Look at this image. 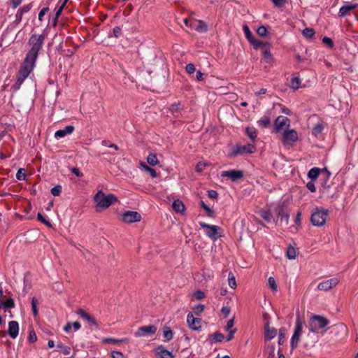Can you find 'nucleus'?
I'll list each match as a JSON object with an SVG mask.
<instances>
[{
    "label": "nucleus",
    "instance_id": "nucleus-54",
    "mask_svg": "<svg viewBox=\"0 0 358 358\" xmlns=\"http://www.w3.org/2000/svg\"><path fill=\"white\" fill-rule=\"evenodd\" d=\"M37 218L39 221L44 223L48 227H52L51 223L48 220H45L40 213H38Z\"/></svg>",
    "mask_w": 358,
    "mask_h": 358
},
{
    "label": "nucleus",
    "instance_id": "nucleus-28",
    "mask_svg": "<svg viewBox=\"0 0 358 358\" xmlns=\"http://www.w3.org/2000/svg\"><path fill=\"white\" fill-rule=\"evenodd\" d=\"M270 48H271V46H268L267 48H264L262 50V53H263V56H264V59L267 63H271V62H273V57H272V55H271V53L270 52Z\"/></svg>",
    "mask_w": 358,
    "mask_h": 358
},
{
    "label": "nucleus",
    "instance_id": "nucleus-56",
    "mask_svg": "<svg viewBox=\"0 0 358 358\" xmlns=\"http://www.w3.org/2000/svg\"><path fill=\"white\" fill-rule=\"evenodd\" d=\"M271 1L278 8L283 7L287 3V0H271Z\"/></svg>",
    "mask_w": 358,
    "mask_h": 358
},
{
    "label": "nucleus",
    "instance_id": "nucleus-31",
    "mask_svg": "<svg viewBox=\"0 0 358 358\" xmlns=\"http://www.w3.org/2000/svg\"><path fill=\"white\" fill-rule=\"evenodd\" d=\"M180 103H173L171 105V111L172 113V115L176 117H178L180 116Z\"/></svg>",
    "mask_w": 358,
    "mask_h": 358
},
{
    "label": "nucleus",
    "instance_id": "nucleus-32",
    "mask_svg": "<svg viewBox=\"0 0 358 358\" xmlns=\"http://www.w3.org/2000/svg\"><path fill=\"white\" fill-rule=\"evenodd\" d=\"M127 341H128L127 338L115 339V338H106L103 339V342L105 343L118 344V343H127Z\"/></svg>",
    "mask_w": 358,
    "mask_h": 358
},
{
    "label": "nucleus",
    "instance_id": "nucleus-25",
    "mask_svg": "<svg viewBox=\"0 0 358 358\" xmlns=\"http://www.w3.org/2000/svg\"><path fill=\"white\" fill-rule=\"evenodd\" d=\"M172 208L176 213H183L185 210L183 202L179 199L175 200L172 203Z\"/></svg>",
    "mask_w": 358,
    "mask_h": 358
},
{
    "label": "nucleus",
    "instance_id": "nucleus-60",
    "mask_svg": "<svg viewBox=\"0 0 358 358\" xmlns=\"http://www.w3.org/2000/svg\"><path fill=\"white\" fill-rule=\"evenodd\" d=\"M194 295L196 297V299H198V300H201V299H203L205 297L204 292H202L201 290L196 291L194 292Z\"/></svg>",
    "mask_w": 358,
    "mask_h": 358
},
{
    "label": "nucleus",
    "instance_id": "nucleus-29",
    "mask_svg": "<svg viewBox=\"0 0 358 358\" xmlns=\"http://www.w3.org/2000/svg\"><path fill=\"white\" fill-rule=\"evenodd\" d=\"M286 334H287V329L285 328L282 327L279 329L278 345H283L285 343Z\"/></svg>",
    "mask_w": 358,
    "mask_h": 358
},
{
    "label": "nucleus",
    "instance_id": "nucleus-34",
    "mask_svg": "<svg viewBox=\"0 0 358 358\" xmlns=\"http://www.w3.org/2000/svg\"><path fill=\"white\" fill-rule=\"evenodd\" d=\"M147 162L151 166H156L159 163L157 157L154 153H150L148 155Z\"/></svg>",
    "mask_w": 358,
    "mask_h": 358
},
{
    "label": "nucleus",
    "instance_id": "nucleus-11",
    "mask_svg": "<svg viewBox=\"0 0 358 358\" xmlns=\"http://www.w3.org/2000/svg\"><path fill=\"white\" fill-rule=\"evenodd\" d=\"M339 282L340 280L338 278H333L319 283L317 289L320 291L327 292L335 287Z\"/></svg>",
    "mask_w": 358,
    "mask_h": 358
},
{
    "label": "nucleus",
    "instance_id": "nucleus-62",
    "mask_svg": "<svg viewBox=\"0 0 358 358\" xmlns=\"http://www.w3.org/2000/svg\"><path fill=\"white\" fill-rule=\"evenodd\" d=\"M208 196L211 199H217L218 196V194L215 190H209L208 192Z\"/></svg>",
    "mask_w": 358,
    "mask_h": 358
},
{
    "label": "nucleus",
    "instance_id": "nucleus-48",
    "mask_svg": "<svg viewBox=\"0 0 358 358\" xmlns=\"http://www.w3.org/2000/svg\"><path fill=\"white\" fill-rule=\"evenodd\" d=\"M37 303V299L36 298H33L31 301V308L34 316H36L38 315Z\"/></svg>",
    "mask_w": 358,
    "mask_h": 358
},
{
    "label": "nucleus",
    "instance_id": "nucleus-55",
    "mask_svg": "<svg viewBox=\"0 0 358 358\" xmlns=\"http://www.w3.org/2000/svg\"><path fill=\"white\" fill-rule=\"evenodd\" d=\"M16 178L19 180H22L25 179L26 175H25V173L24 172V169H20L17 171V174H16Z\"/></svg>",
    "mask_w": 358,
    "mask_h": 358
},
{
    "label": "nucleus",
    "instance_id": "nucleus-8",
    "mask_svg": "<svg viewBox=\"0 0 358 358\" xmlns=\"http://www.w3.org/2000/svg\"><path fill=\"white\" fill-rule=\"evenodd\" d=\"M255 148L252 144H247L245 145H236L232 151L229 153L230 157H236L238 155L252 154L255 152Z\"/></svg>",
    "mask_w": 358,
    "mask_h": 358
},
{
    "label": "nucleus",
    "instance_id": "nucleus-42",
    "mask_svg": "<svg viewBox=\"0 0 358 358\" xmlns=\"http://www.w3.org/2000/svg\"><path fill=\"white\" fill-rule=\"evenodd\" d=\"M314 29L311 28H306L303 30V35L307 38H311L315 35Z\"/></svg>",
    "mask_w": 358,
    "mask_h": 358
},
{
    "label": "nucleus",
    "instance_id": "nucleus-7",
    "mask_svg": "<svg viewBox=\"0 0 358 358\" xmlns=\"http://www.w3.org/2000/svg\"><path fill=\"white\" fill-rule=\"evenodd\" d=\"M290 120L285 116H279L274 123V130L276 133L282 134L285 129H289Z\"/></svg>",
    "mask_w": 358,
    "mask_h": 358
},
{
    "label": "nucleus",
    "instance_id": "nucleus-52",
    "mask_svg": "<svg viewBox=\"0 0 358 358\" xmlns=\"http://www.w3.org/2000/svg\"><path fill=\"white\" fill-rule=\"evenodd\" d=\"M206 166H207L206 163L200 162L196 166V171L199 173H201L205 169Z\"/></svg>",
    "mask_w": 358,
    "mask_h": 358
},
{
    "label": "nucleus",
    "instance_id": "nucleus-22",
    "mask_svg": "<svg viewBox=\"0 0 358 358\" xmlns=\"http://www.w3.org/2000/svg\"><path fill=\"white\" fill-rule=\"evenodd\" d=\"M357 7L358 4H345L340 8L338 15L340 17H345L349 15L352 10Z\"/></svg>",
    "mask_w": 358,
    "mask_h": 358
},
{
    "label": "nucleus",
    "instance_id": "nucleus-63",
    "mask_svg": "<svg viewBox=\"0 0 358 358\" xmlns=\"http://www.w3.org/2000/svg\"><path fill=\"white\" fill-rule=\"evenodd\" d=\"M31 8V4L29 3V4L24 6L19 10H20V11L24 13H27V12L29 11Z\"/></svg>",
    "mask_w": 358,
    "mask_h": 358
},
{
    "label": "nucleus",
    "instance_id": "nucleus-2",
    "mask_svg": "<svg viewBox=\"0 0 358 358\" xmlns=\"http://www.w3.org/2000/svg\"><path fill=\"white\" fill-rule=\"evenodd\" d=\"M97 210L99 208L104 210L108 208L112 203L117 201V198L113 194L106 195L102 190H99L94 196Z\"/></svg>",
    "mask_w": 358,
    "mask_h": 358
},
{
    "label": "nucleus",
    "instance_id": "nucleus-57",
    "mask_svg": "<svg viewBox=\"0 0 358 358\" xmlns=\"http://www.w3.org/2000/svg\"><path fill=\"white\" fill-rule=\"evenodd\" d=\"M36 340H37V336H36L35 331H34V329L30 330L29 335V341L30 343H34V342L36 341Z\"/></svg>",
    "mask_w": 358,
    "mask_h": 358
},
{
    "label": "nucleus",
    "instance_id": "nucleus-16",
    "mask_svg": "<svg viewBox=\"0 0 358 358\" xmlns=\"http://www.w3.org/2000/svg\"><path fill=\"white\" fill-rule=\"evenodd\" d=\"M222 177L230 178L232 181H236L243 178V171L241 170H230L222 171Z\"/></svg>",
    "mask_w": 358,
    "mask_h": 358
},
{
    "label": "nucleus",
    "instance_id": "nucleus-14",
    "mask_svg": "<svg viewBox=\"0 0 358 358\" xmlns=\"http://www.w3.org/2000/svg\"><path fill=\"white\" fill-rule=\"evenodd\" d=\"M278 216L280 217L281 224L287 225L289 222V213L283 204L277 206Z\"/></svg>",
    "mask_w": 358,
    "mask_h": 358
},
{
    "label": "nucleus",
    "instance_id": "nucleus-12",
    "mask_svg": "<svg viewBox=\"0 0 358 358\" xmlns=\"http://www.w3.org/2000/svg\"><path fill=\"white\" fill-rule=\"evenodd\" d=\"M302 332V322L299 318H297L296 321V327L294 334L291 339V345L294 348L297 345L299 338Z\"/></svg>",
    "mask_w": 358,
    "mask_h": 358
},
{
    "label": "nucleus",
    "instance_id": "nucleus-5",
    "mask_svg": "<svg viewBox=\"0 0 358 358\" xmlns=\"http://www.w3.org/2000/svg\"><path fill=\"white\" fill-rule=\"evenodd\" d=\"M281 134V142L282 145L287 148L294 146L295 143L299 140L296 131L294 129H285Z\"/></svg>",
    "mask_w": 358,
    "mask_h": 358
},
{
    "label": "nucleus",
    "instance_id": "nucleus-41",
    "mask_svg": "<svg viewBox=\"0 0 358 358\" xmlns=\"http://www.w3.org/2000/svg\"><path fill=\"white\" fill-rule=\"evenodd\" d=\"M243 29L245 33V37L249 41V42H250L252 39H254V37L252 36V34L250 31L248 25H243Z\"/></svg>",
    "mask_w": 358,
    "mask_h": 358
},
{
    "label": "nucleus",
    "instance_id": "nucleus-50",
    "mask_svg": "<svg viewBox=\"0 0 358 358\" xmlns=\"http://www.w3.org/2000/svg\"><path fill=\"white\" fill-rule=\"evenodd\" d=\"M257 32L259 36L264 37V36H266L267 34V29H266V27L260 26L257 29Z\"/></svg>",
    "mask_w": 358,
    "mask_h": 358
},
{
    "label": "nucleus",
    "instance_id": "nucleus-49",
    "mask_svg": "<svg viewBox=\"0 0 358 358\" xmlns=\"http://www.w3.org/2000/svg\"><path fill=\"white\" fill-rule=\"evenodd\" d=\"M200 204H201V206L205 210V211L206 212V213L208 216L213 215V210H211L207 205H206V203L203 201H201Z\"/></svg>",
    "mask_w": 358,
    "mask_h": 358
},
{
    "label": "nucleus",
    "instance_id": "nucleus-17",
    "mask_svg": "<svg viewBox=\"0 0 358 358\" xmlns=\"http://www.w3.org/2000/svg\"><path fill=\"white\" fill-rule=\"evenodd\" d=\"M277 334V331L274 327H271L269 325V322H267L265 324V333H264V339L266 343H268V341H270L273 339Z\"/></svg>",
    "mask_w": 358,
    "mask_h": 358
},
{
    "label": "nucleus",
    "instance_id": "nucleus-10",
    "mask_svg": "<svg viewBox=\"0 0 358 358\" xmlns=\"http://www.w3.org/2000/svg\"><path fill=\"white\" fill-rule=\"evenodd\" d=\"M141 218V214L136 211L127 210L122 215V221L126 224L140 222Z\"/></svg>",
    "mask_w": 358,
    "mask_h": 358
},
{
    "label": "nucleus",
    "instance_id": "nucleus-3",
    "mask_svg": "<svg viewBox=\"0 0 358 358\" xmlns=\"http://www.w3.org/2000/svg\"><path fill=\"white\" fill-rule=\"evenodd\" d=\"M328 215L329 210L317 208L315 211L311 215V223L316 227H322L325 224Z\"/></svg>",
    "mask_w": 358,
    "mask_h": 358
},
{
    "label": "nucleus",
    "instance_id": "nucleus-45",
    "mask_svg": "<svg viewBox=\"0 0 358 358\" xmlns=\"http://www.w3.org/2000/svg\"><path fill=\"white\" fill-rule=\"evenodd\" d=\"M228 284L229 287L232 289H235L236 287V281L234 275L232 273H229L228 278Z\"/></svg>",
    "mask_w": 358,
    "mask_h": 358
},
{
    "label": "nucleus",
    "instance_id": "nucleus-46",
    "mask_svg": "<svg viewBox=\"0 0 358 358\" xmlns=\"http://www.w3.org/2000/svg\"><path fill=\"white\" fill-rule=\"evenodd\" d=\"M322 130L323 126L321 124H318L313 128L312 133L314 136H317L322 133Z\"/></svg>",
    "mask_w": 358,
    "mask_h": 358
},
{
    "label": "nucleus",
    "instance_id": "nucleus-18",
    "mask_svg": "<svg viewBox=\"0 0 358 358\" xmlns=\"http://www.w3.org/2000/svg\"><path fill=\"white\" fill-rule=\"evenodd\" d=\"M303 341L306 345H312L315 344L318 341L317 332L309 329V332L304 337Z\"/></svg>",
    "mask_w": 358,
    "mask_h": 358
},
{
    "label": "nucleus",
    "instance_id": "nucleus-39",
    "mask_svg": "<svg viewBox=\"0 0 358 358\" xmlns=\"http://www.w3.org/2000/svg\"><path fill=\"white\" fill-rule=\"evenodd\" d=\"M268 285L269 286V287L271 288V289L273 291V292H277L278 290V285H277V283L275 282V280L274 278L273 277H269L268 279Z\"/></svg>",
    "mask_w": 358,
    "mask_h": 358
},
{
    "label": "nucleus",
    "instance_id": "nucleus-26",
    "mask_svg": "<svg viewBox=\"0 0 358 358\" xmlns=\"http://www.w3.org/2000/svg\"><path fill=\"white\" fill-rule=\"evenodd\" d=\"M250 43L253 45L254 48L256 50L262 49L263 50L268 46H271V45L268 43H265L262 41L257 40L255 38Z\"/></svg>",
    "mask_w": 358,
    "mask_h": 358
},
{
    "label": "nucleus",
    "instance_id": "nucleus-20",
    "mask_svg": "<svg viewBox=\"0 0 358 358\" xmlns=\"http://www.w3.org/2000/svg\"><path fill=\"white\" fill-rule=\"evenodd\" d=\"M19 332V324L16 321H10L8 322V334L12 338H15Z\"/></svg>",
    "mask_w": 358,
    "mask_h": 358
},
{
    "label": "nucleus",
    "instance_id": "nucleus-37",
    "mask_svg": "<svg viewBox=\"0 0 358 358\" xmlns=\"http://www.w3.org/2000/svg\"><path fill=\"white\" fill-rule=\"evenodd\" d=\"M197 24L195 27V29L199 32H206L207 31V25L206 24L202 21V20H198Z\"/></svg>",
    "mask_w": 358,
    "mask_h": 358
},
{
    "label": "nucleus",
    "instance_id": "nucleus-35",
    "mask_svg": "<svg viewBox=\"0 0 358 358\" xmlns=\"http://www.w3.org/2000/svg\"><path fill=\"white\" fill-rule=\"evenodd\" d=\"M246 134L252 141L255 140L257 136V130L253 127H247Z\"/></svg>",
    "mask_w": 358,
    "mask_h": 358
},
{
    "label": "nucleus",
    "instance_id": "nucleus-40",
    "mask_svg": "<svg viewBox=\"0 0 358 358\" xmlns=\"http://www.w3.org/2000/svg\"><path fill=\"white\" fill-rule=\"evenodd\" d=\"M57 351L62 352L64 355H69L71 348L68 346H64L62 345H57Z\"/></svg>",
    "mask_w": 358,
    "mask_h": 358
},
{
    "label": "nucleus",
    "instance_id": "nucleus-24",
    "mask_svg": "<svg viewBox=\"0 0 358 358\" xmlns=\"http://www.w3.org/2000/svg\"><path fill=\"white\" fill-rule=\"evenodd\" d=\"M155 354L160 358L173 357L172 354L162 346H159L155 349Z\"/></svg>",
    "mask_w": 358,
    "mask_h": 358
},
{
    "label": "nucleus",
    "instance_id": "nucleus-15",
    "mask_svg": "<svg viewBox=\"0 0 358 358\" xmlns=\"http://www.w3.org/2000/svg\"><path fill=\"white\" fill-rule=\"evenodd\" d=\"M187 322L189 327L194 331H198L201 328V320L199 317H194L192 313H188Z\"/></svg>",
    "mask_w": 358,
    "mask_h": 358
},
{
    "label": "nucleus",
    "instance_id": "nucleus-9",
    "mask_svg": "<svg viewBox=\"0 0 358 358\" xmlns=\"http://www.w3.org/2000/svg\"><path fill=\"white\" fill-rule=\"evenodd\" d=\"M266 345L264 355L266 358H284L280 345L275 346L271 343H266Z\"/></svg>",
    "mask_w": 358,
    "mask_h": 358
},
{
    "label": "nucleus",
    "instance_id": "nucleus-44",
    "mask_svg": "<svg viewBox=\"0 0 358 358\" xmlns=\"http://www.w3.org/2000/svg\"><path fill=\"white\" fill-rule=\"evenodd\" d=\"M2 306L4 308H12L15 306V303L13 299L9 298L2 303Z\"/></svg>",
    "mask_w": 358,
    "mask_h": 358
},
{
    "label": "nucleus",
    "instance_id": "nucleus-33",
    "mask_svg": "<svg viewBox=\"0 0 358 358\" xmlns=\"http://www.w3.org/2000/svg\"><path fill=\"white\" fill-rule=\"evenodd\" d=\"M320 173V169L319 168H313L311 169L308 173V176L312 180H315L317 178L319 174Z\"/></svg>",
    "mask_w": 358,
    "mask_h": 358
},
{
    "label": "nucleus",
    "instance_id": "nucleus-19",
    "mask_svg": "<svg viewBox=\"0 0 358 358\" xmlns=\"http://www.w3.org/2000/svg\"><path fill=\"white\" fill-rule=\"evenodd\" d=\"M77 314L85 320L90 324L98 327L96 319L83 309H79Z\"/></svg>",
    "mask_w": 358,
    "mask_h": 358
},
{
    "label": "nucleus",
    "instance_id": "nucleus-58",
    "mask_svg": "<svg viewBox=\"0 0 358 358\" xmlns=\"http://www.w3.org/2000/svg\"><path fill=\"white\" fill-rule=\"evenodd\" d=\"M322 42H323V43H324L325 45H327L329 48H333L334 47L333 41L331 40V38H330L329 37H327V36L324 37L322 38Z\"/></svg>",
    "mask_w": 358,
    "mask_h": 358
},
{
    "label": "nucleus",
    "instance_id": "nucleus-51",
    "mask_svg": "<svg viewBox=\"0 0 358 358\" xmlns=\"http://www.w3.org/2000/svg\"><path fill=\"white\" fill-rule=\"evenodd\" d=\"M260 216L267 222L271 221V215L269 212L266 210H260L259 212Z\"/></svg>",
    "mask_w": 358,
    "mask_h": 358
},
{
    "label": "nucleus",
    "instance_id": "nucleus-27",
    "mask_svg": "<svg viewBox=\"0 0 358 358\" xmlns=\"http://www.w3.org/2000/svg\"><path fill=\"white\" fill-rule=\"evenodd\" d=\"M298 252L294 247L289 245L287 250V257L289 259H295L297 257Z\"/></svg>",
    "mask_w": 358,
    "mask_h": 358
},
{
    "label": "nucleus",
    "instance_id": "nucleus-4",
    "mask_svg": "<svg viewBox=\"0 0 358 358\" xmlns=\"http://www.w3.org/2000/svg\"><path fill=\"white\" fill-rule=\"evenodd\" d=\"M329 324V320L324 316L319 315H314L311 316L308 321L309 329L317 331L320 329H324Z\"/></svg>",
    "mask_w": 358,
    "mask_h": 358
},
{
    "label": "nucleus",
    "instance_id": "nucleus-13",
    "mask_svg": "<svg viewBox=\"0 0 358 358\" xmlns=\"http://www.w3.org/2000/svg\"><path fill=\"white\" fill-rule=\"evenodd\" d=\"M157 331V327L155 325L143 326L138 329L135 335L136 337L145 336H152Z\"/></svg>",
    "mask_w": 358,
    "mask_h": 358
},
{
    "label": "nucleus",
    "instance_id": "nucleus-61",
    "mask_svg": "<svg viewBox=\"0 0 358 358\" xmlns=\"http://www.w3.org/2000/svg\"><path fill=\"white\" fill-rule=\"evenodd\" d=\"M306 187L311 192H315L316 190L315 184L313 181L308 182L306 184Z\"/></svg>",
    "mask_w": 358,
    "mask_h": 358
},
{
    "label": "nucleus",
    "instance_id": "nucleus-6",
    "mask_svg": "<svg viewBox=\"0 0 358 358\" xmlns=\"http://www.w3.org/2000/svg\"><path fill=\"white\" fill-rule=\"evenodd\" d=\"M200 225L203 228L208 229V231H206V235L212 240L216 241L222 236V229L220 227L217 225H210L205 222H201Z\"/></svg>",
    "mask_w": 358,
    "mask_h": 358
},
{
    "label": "nucleus",
    "instance_id": "nucleus-53",
    "mask_svg": "<svg viewBox=\"0 0 358 358\" xmlns=\"http://www.w3.org/2000/svg\"><path fill=\"white\" fill-rule=\"evenodd\" d=\"M193 310L195 314L200 315L204 310V306L202 304L196 305L193 308Z\"/></svg>",
    "mask_w": 358,
    "mask_h": 358
},
{
    "label": "nucleus",
    "instance_id": "nucleus-38",
    "mask_svg": "<svg viewBox=\"0 0 358 358\" xmlns=\"http://www.w3.org/2000/svg\"><path fill=\"white\" fill-rule=\"evenodd\" d=\"M301 85V79L299 77H294L291 80L290 87L296 90L300 87Z\"/></svg>",
    "mask_w": 358,
    "mask_h": 358
},
{
    "label": "nucleus",
    "instance_id": "nucleus-36",
    "mask_svg": "<svg viewBox=\"0 0 358 358\" xmlns=\"http://www.w3.org/2000/svg\"><path fill=\"white\" fill-rule=\"evenodd\" d=\"M257 123L260 127H262L263 128H266L271 124V120L268 117L264 116V117H262L257 122Z\"/></svg>",
    "mask_w": 358,
    "mask_h": 358
},
{
    "label": "nucleus",
    "instance_id": "nucleus-59",
    "mask_svg": "<svg viewBox=\"0 0 358 358\" xmlns=\"http://www.w3.org/2000/svg\"><path fill=\"white\" fill-rule=\"evenodd\" d=\"M185 69L188 73L192 74L195 71V66L193 64L190 63L187 64Z\"/></svg>",
    "mask_w": 358,
    "mask_h": 358
},
{
    "label": "nucleus",
    "instance_id": "nucleus-47",
    "mask_svg": "<svg viewBox=\"0 0 358 358\" xmlns=\"http://www.w3.org/2000/svg\"><path fill=\"white\" fill-rule=\"evenodd\" d=\"M51 194L55 196H59L62 192V186L61 185H56L55 187H52L50 190Z\"/></svg>",
    "mask_w": 358,
    "mask_h": 358
},
{
    "label": "nucleus",
    "instance_id": "nucleus-21",
    "mask_svg": "<svg viewBox=\"0 0 358 358\" xmlns=\"http://www.w3.org/2000/svg\"><path fill=\"white\" fill-rule=\"evenodd\" d=\"M234 320H235L234 317L230 319L227 322V325L224 327V330L226 331H229V335L227 337V341H231L234 337V334L236 331V329H232V327L234 324Z\"/></svg>",
    "mask_w": 358,
    "mask_h": 358
},
{
    "label": "nucleus",
    "instance_id": "nucleus-23",
    "mask_svg": "<svg viewBox=\"0 0 358 358\" xmlns=\"http://www.w3.org/2000/svg\"><path fill=\"white\" fill-rule=\"evenodd\" d=\"M73 131L74 127L72 125H69L65 127L63 129H59L57 131L55 134V136L56 138H63L66 135L73 133Z\"/></svg>",
    "mask_w": 358,
    "mask_h": 358
},
{
    "label": "nucleus",
    "instance_id": "nucleus-30",
    "mask_svg": "<svg viewBox=\"0 0 358 358\" xmlns=\"http://www.w3.org/2000/svg\"><path fill=\"white\" fill-rule=\"evenodd\" d=\"M173 331L169 327H164L163 329V336L166 341H169L173 338Z\"/></svg>",
    "mask_w": 358,
    "mask_h": 358
},
{
    "label": "nucleus",
    "instance_id": "nucleus-43",
    "mask_svg": "<svg viewBox=\"0 0 358 358\" xmlns=\"http://www.w3.org/2000/svg\"><path fill=\"white\" fill-rule=\"evenodd\" d=\"M210 336L215 342H222L224 339V336L220 332H215Z\"/></svg>",
    "mask_w": 358,
    "mask_h": 358
},
{
    "label": "nucleus",
    "instance_id": "nucleus-64",
    "mask_svg": "<svg viewBox=\"0 0 358 358\" xmlns=\"http://www.w3.org/2000/svg\"><path fill=\"white\" fill-rule=\"evenodd\" d=\"M221 311L225 317H227L230 313V308L227 306H224L222 308Z\"/></svg>",
    "mask_w": 358,
    "mask_h": 358
},
{
    "label": "nucleus",
    "instance_id": "nucleus-1",
    "mask_svg": "<svg viewBox=\"0 0 358 358\" xmlns=\"http://www.w3.org/2000/svg\"><path fill=\"white\" fill-rule=\"evenodd\" d=\"M44 36L33 34L29 38V44L31 45V49L27 54L24 60L20 66L16 83L13 85L15 90L20 89L24 80L29 76L30 73L33 71L36 60L37 59L38 52L41 49L43 41Z\"/></svg>",
    "mask_w": 358,
    "mask_h": 358
}]
</instances>
